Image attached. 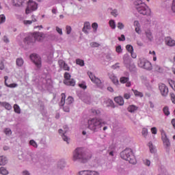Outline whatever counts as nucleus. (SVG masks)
I'll return each mask as SVG.
<instances>
[{
    "mask_svg": "<svg viewBox=\"0 0 175 175\" xmlns=\"http://www.w3.org/2000/svg\"><path fill=\"white\" fill-rule=\"evenodd\" d=\"M91 155L88 156V154L84 152V150L81 148H78L75 149L73 152L72 161L76 162V161H79L83 163H85L88 159H90Z\"/></svg>",
    "mask_w": 175,
    "mask_h": 175,
    "instance_id": "f257e3e1",
    "label": "nucleus"
},
{
    "mask_svg": "<svg viewBox=\"0 0 175 175\" xmlns=\"http://www.w3.org/2000/svg\"><path fill=\"white\" fill-rule=\"evenodd\" d=\"M88 128L93 132H98L100 128H102L103 125H106V122H103L102 119H98L96 118H92L88 120Z\"/></svg>",
    "mask_w": 175,
    "mask_h": 175,
    "instance_id": "f03ea898",
    "label": "nucleus"
},
{
    "mask_svg": "<svg viewBox=\"0 0 175 175\" xmlns=\"http://www.w3.org/2000/svg\"><path fill=\"white\" fill-rule=\"evenodd\" d=\"M134 6L137 10L138 13L143 14L144 16H147V14H150L151 12L150 8H148V7L144 3H143L142 0H136L134 2Z\"/></svg>",
    "mask_w": 175,
    "mask_h": 175,
    "instance_id": "7ed1b4c3",
    "label": "nucleus"
},
{
    "mask_svg": "<svg viewBox=\"0 0 175 175\" xmlns=\"http://www.w3.org/2000/svg\"><path fill=\"white\" fill-rule=\"evenodd\" d=\"M120 157L124 161H128L129 163L135 165L136 163V157L133 155V152L132 149L126 148L120 153Z\"/></svg>",
    "mask_w": 175,
    "mask_h": 175,
    "instance_id": "20e7f679",
    "label": "nucleus"
},
{
    "mask_svg": "<svg viewBox=\"0 0 175 175\" xmlns=\"http://www.w3.org/2000/svg\"><path fill=\"white\" fill-rule=\"evenodd\" d=\"M38 10V3L33 0H29L27 2V7L25 10L26 14H29L32 13V12H35V10Z\"/></svg>",
    "mask_w": 175,
    "mask_h": 175,
    "instance_id": "39448f33",
    "label": "nucleus"
},
{
    "mask_svg": "<svg viewBox=\"0 0 175 175\" xmlns=\"http://www.w3.org/2000/svg\"><path fill=\"white\" fill-rule=\"evenodd\" d=\"M30 59H31L35 64L37 68H42V59L40 57L35 53L30 55Z\"/></svg>",
    "mask_w": 175,
    "mask_h": 175,
    "instance_id": "423d86ee",
    "label": "nucleus"
},
{
    "mask_svg": "<svg viewBox=\"0 0 175 175\" xmlns=\"http://www.w3.org/2000/svg\"><path fill=\"white\" fill-rule=\"evenodd\" d=\"M159 89L162 96H167V94H169V88H167L166 85L160 83L159 85Z\"/></svg>",
    "mask_w": 175,
    "mask_h": 175,
    "instance_id": "0eeeda50",
    "label": "nucleus"
},
{
    "mask_svg": "<svg viewBox=\"0 0 175 175\" xmlns=\"http://www.w3.org/2000/svg\"><path fill=\"white\" fill-rule=\"evenodd\" d=\"M89 77L92 81V83H94V84H96V85H100L102 84V81L99 79V78H97L92 74V72H88Z\"/></svg>",
    "mask_w": 175,
    "mask_h": 175,
    "instance_id": "6e6552de",
    "label": "nucleus"
},
{
    "mask_svg": "<svg viewBox=\"0 0 175 175\" xmlns=\"http://www.w3.org/2000/svg\"><path fill=\"white\" fill-rule=\"evenodd\" d=\"M33 38L35 39V42H42L44 38V34L40 32H34L33 33Z\"/></svg>",
    "mask_w": 175,
    "mask_h": 175,
    "instance_id": "1a4fd4ad",
    "label": "nucleus"
},
{
    "mask_svg": "<svg viewBox=\"0 0 175 175\" xmlns=\"http://www.w3.org/2000/svg\"><path fill=\"white\" fill-rule=\"evenodd\" d=\"M78 175H99V172L92 170H82L78 173Z\"/></svg>",
    "mask_w": 175,
    "mask_h": 175,
    "instance_id": "9d476101",
    "label": "nucleus"
},
{
    "mask_svg": "<svg viewBox=\"0 0 175 175\" xmlns=\"http://www.w3.org/2000/svg\"><path fill=\"white\" fill-rule=\"evenodd\" d=\"M161 139L164 146H166L167 147L170 146V141H169V139L167 138V136H166V133H165V131L161 132Z\"/></svg>",
    "mask_w": 175,
    "mask_h": 175,
    "instance_id": "9b49d317",
    "label": "nucleus"
},
{
    "mask_svg": "<svg viewBox=\"0 0 175 175\" xmlns=\"http://www.w3.org/2000/svg\"><path fill=\"white\" fill-rule=\"evenodd\" d=\"M59 65L60 66L61 69H63V70H70V68L69 67V66H68V64H66V63L65 62V61L61 59L59 60Z\"/></svg>",
    "mask_w": 175,
    "mask_h": 175,
    "instance_id": "f8f14e48",
    "label": "nucleus"
},
{
    "mask_svg": "<svg viewBox=\"0 0 175 175\" xmlns=\"http://www.w3.org/2000/svg\"><path fill=\"white\" fill-rule=\"evenodd\" d=\"M25 43L29 44V43H35V38H33V33H31L28 37L25 38L24 40Z\"/></svg>",
    "mask_w": 175,
    "mask_h": 175,
    "instance_id": "ddd939ff",
    "label": "nucleus"
},
{
    "mask_svg": "<svg viewBox=\"0 0 175 175\" xmlns=\"http://www.w3.org/2000/svg\"><path fill=\"white\" fill-rule=\"evenodd\" d=\"M109 79L115 85H118L120 84L118 79L116 75H114V74L109 75Z\"/></svg>",
    "mask_w": 175,
    "mask_h": 175,
    "instance_id": "4468645a",
    "label": "nucleus"
},
{
    "mask_svg": "<svg viewBox=\"0 0 175 175\" xmlns=\"http://www.w3.org/2000/svg\"><path fill=\"white\" fill-rule=\"evenodd\" d=\"M165 44L170 47H173V46H175V40L172 39L170 37H167L165 38Z\"/></svg>",
    "mask_w": 175,
    "mask_h": 175,
    "instance_id": "2eb2a0df",
    "label": "nucleus"
},
{
    "mask_svg": "<svg viewBox=\"0 0 175 175\" xmlns=\"http://www.w3.org/2000/svg\"><path fill=\"white\" fill-rule=\"evenodd\" d=\"M9 79V77L5 76L4 77V80H5V85L6 87H8V88H16V87L18 86L17 83H11V84H8V79Z\"/></svg>",
    "mask_w": 175,
    "mask_h": 175,
    "instance_id": "dca6fc26",
    "label": "nucleus"
},
{
    "mask_svg": "<svg viewBox=\"0 0 175 175\" xmlns=\"http://www.w3.org/2000/svg\"><path fill=\"white\" fill-rule=\"evenodd\" d=\"M114 100L119 106H124V98L122 96L115 97Z\"/></svg>",
    "mask_w": 175,
    "mask_h": 175,
    "instance_id": "f3484780",
    "label": "nucleus"
},
{
    "mask_svg": "<svg viewBox=\"0 0 175 175\" xmlns=\"http://www.w3.org/2000/svg\"><path fill=\"white\" fill-rule=\"evenodd\" d=\"M88 29H91V24H90V22H86L84 23V26L82 31L85 33H88Z\"/></svg>",
    "mask_w": 175,
    "mask_h": 175,
    "instance_id": "a211bd4d",
    "label": "nucleus"
},
{
    "mask_svg": "<svg viewBox=\"0 0 175 175\" xmlns=\"http://www.w3.org/2000/svg\"><path fill=\"white\" fill-rule=\"evenodd\" d=\"M1 106L5 107L6 110H12V105L9 103L6 102H0Z\"/></svg>",
    "mask_w": 175,
    "mask_h": 175,
    "instance_id": "6ab92c4d",
    "label": "nucleus"
},
{
    "mask_svg": "<svg viewBox=\"0 0 175 175\" xmlns=\"http://www.w3.org/2000/svg\"><path fill=\"white\" fill-rule=\"evenodd\" d=\"M64 83L66 84V85H71V87H75L76 85V81H74V79L71 80H64Z\"/></svg>",
    "mask_w": 175,
    "mask_h": 175,
    "instance_id": "aec40b11",
    "label": "nucleus"
},
{
    "mask_svg": "<svg viewBox=\"0 0 175 175\" xmlns=\"http://www.w3.org/2000/svg\"><path fill=\"white\" fill-rule=\"evenodd\" d=\"M24 0H13V5L16 7L23 6Z\"/></svg>",
    "mask_w": 175,
    "mask_h": 175,
    "instance_id": "412c9836",
    "label": "nucleus"
},
{
    "mask_svg": "<svg viewBox=\"0 0 175 175\" xmlns=\"http://www.w3.org/2000/svg\"><path fill=\"white\" fill-rule=\"evenodd\" d=\"M143 68L146 69V70H151V69H152V64H151L150 62L146 60Z\"/></svg>",
    "mask_w": 175,
    "mask_h": 175,
    "instance_id": "4be33fe9",
    "label": "nucleus"
},
{
    "mask_svg": "<svg viewBox=\"0 0 175 175\" xmlns=\"http://www.w3.org/2000/svg\"><path fill=\"white\" fill-rule=\"evenodd\" d=\"M138 107H136V105H129V107L127 108L128 111H129V113H135V111H136V110H137Z\"/></svg>",
    "mask_w": 175,
    "mask_h": 175,
    "instance_id": "5701e85b",
    "label": "nucleus"
},
{
    "mask_svg": "<svg viewBox=\"0 0 175 175\" xmlns=\"http://www.w3.org/2000/svg\"><path fill=\"white\" fill-rule=\"evenodd\" d=\"M6 163H8V159H6V157L3 156L0 157V166L6 165Z\"/></svg>",
    "mask_w": 175,
    "mask_h": 175,
    "instance_id": "b1692460",
    "label": "nucleus"
},
{
    "mask_svg": "<svg viewBox=\"0 0 175 175\" xmlns=\"http://www.w3.org/2000/svg\"><path fill=\"white\" fill-rule=\"evenodd\" d=\"M90 113L92 116H99L100 114V111L99 109H90Z\"/></svg>",
    "mask_w": 175,
    "mask_h": 175,
    "instance_id": "393cba45",
    "label": "nucleus"
},
{
    "mask_svg": "<svg viewBox=\"0 0 175 175\" xmlns=\"http://www.w3.org/2000/svg\"><path fill=\"white\" fill-rule=\"evenodd\" d=\"M120 81L121 84H125L126 83H128V81H129V77H122L120 79Z\"/></svg>",
    "mask_w": 175,
    "mask_h": 175,
    "instance_id": "a878e982",
    "label": "nucleus"
},
{
    "mask_svg": "<svg viewBox=\"0 0 175 175\" xmlns=\"http://www.w3.org/2000/svg\"><path fill=\"white\" fill-rule=\"evenodd\" d=\"M14 111H15L17 114H20L21 113V109H20V106H18V105H14Z\"/></svg>",
    "mask_w": 175,
    "mask_h": 175,
    "instance_id": "bb28decb",
    "label": "nucleus"
},
{
    "mask_svg": "<svg viewBox=\"0 0 175 175\" xmlns=\"http://www.w3.org/2000/svg\"><path fill=\"white\" fill-rule=\"evenodd\" d=\"M66 98V96L65 95V93H62V98H61V101L59 103V106H64V105H65V99Z\"/></svg>",
    "mask_w": 175,
    "mask_h": 175,
    "instance_id": "cd10ccee",
    "label": "nucleus"
},
{
    "mask_svg": "<svg viewBox=\"0 0 175 175\" xmlns=\"http://www.w3.org/2000/svg\"><path fill=\"white\" fill-rule=\"evenodd\" d=\"M127 68L129 69L130 72H135V70H136V66L133 63L127 66Z\"/></svg>",
    "mask_w": 175,
    "mask_h": 175,
    "instance_id": "c85d7f7f",
    "label": "nucleus"
},
{
    "mask_svg": "<svg viewBox=\"0 0 175 175\" xmlns=\"http://www.w3.org/2000/svg\"><path fill=\"white\" fill-rule=\"evenodd\" d=\"M147 60L145 59H140L139 62H138V66L139 68H144V65L146 64Z\"/></svg>",
    "mask_w": 175,
    "mask_h": 175,
    "instance_id": "c756f323",
    "label": "nucleus"
},
{
    "mask_svg": "<svg viewBox=\"0 0 175 175\" xmlns=\"http://www.w3.org/2000/svg\"><path fill=\"white\" fill-rule=\"evenodd\" d=\"M0 174H3V175L9 174V171H8V170H6L5 167H1L0 168Z\"/></svg>",
    "mask_w": 175,
    "mask_h": 175,
    "instance_id": "7c9ffc66",
    "label": "nucleus"
},
{
    "mask_svg": "<svg viewBox=\"0 0 175 175\" xmlns=\"http://www.w3.org/2000/svg\"><path fill=\"white\" fill-rule=\"evenodd\" d=\"M148 146L150 148V151L152 154H154L155 152V148H154V145H152V142H149L148 144Z\"/></svg>",
    "mask_w": 175,
    "mask_h": 175,
    "instance_id": "2f4dec72",
    "label": "nucleus"
},
{
    "mask_svg": "<svg viewBox=\"0 0 175 175\" xmlns=\"http://www.w3.org/2000/svg\"><path fill=\"white\" fill-rule=\"evenodd\" d=\"M16 65L18 66H23V65H24V60L23 58L16 59Z\"/></svg>",
    "mask_w": 175,
    "mask_h": 175,
    "instance_id": "473e14b6",
    "label": "nucleus"
},
{
    "mask_svg": "<svg viewBox=\"0 0 175 175\" xmlns=\"http://www.w3.org/2000/svg\"><path fill=\"white\" fill-rule=\"evenodd\" d=\"M111 150H109V155L110 157H114V152H116V147L109 148Z\"/></svg>",
    "mask_w": 175,
    "mask_h": 175,
    "instance_id": "72a5a7b5",
    "label": "nucleus"
},
{
    "mask_svg": "<svg viewBox=\"0 0 175 175\" xmlns=\"http://www.w3.org/2000/svg\"><path fill=\"white\" fill-rule=\"evenodd\" d=\"M76 64L77 65H79V66H84V60L81 59H77Z\"/></svg>",
    "mask_w": 175,
    "mask_h": 175,
    "instance_id": "f704fd0d",
    "label": "nucleus"
},
{
    "mask_svg": "<svg viewBox=\"0 0 175 175\" xmlns=\"http://www.w3.org/2000/svg\"><path fill=\"white\" fill-rule=\"evenodd\" d=\"M146 35L149 40H152V33H151L150 30L146 31Z\"/></svg>",
    "mask_w": 175,
    "mask_h": 175,
    "instance_id": "c9c22d12",
    "label": "nucleus"
},
{
    "mask_svg": "<svg viewBox=\"0 0 175 175\" xmlns=\"http://www.w3.org/2000/svg\"><path fill=\"white\" fill-rule=\"evenodd\" d=\"M154 69L157 72H159V73H162V72H163V68L159 65H156Z\"/></svg>",
    "mask_w": 175,
    "mask_h": 175,
    "instance_id": "e433bc0d",
    "label": "nucleus"
},
{
    "mask_svg": "<svg viewBox=\"0 0 175 175\" xmlns=\"http://www.w3.org/2000/svg\"><path fill=\"white\" fill-rule=\"evenodd\" d=\"M72 103H73V98L72 96L68 97V98L66 100V104L72 105Z\"/></svg>",
    "mask_w": 175,
    "mask_h": 175,
    "instance_id": "4c0bfd02",
    "label": "nucleus"
},
{
    "mask_svg": "<svg viewBox=\"0 0 175 175\" xmlns=\"http://www.w3.org/2000/svg\"><path fill=\"white\" fill-rule=\"evenodd\" d=\"M126 49L127 50V51L129 53H133V46L132 45H131V44H127L126 46Z\"/></svg>",
    "mask_w": 175,
    "mask_h": 175,
    "instance_id": "58836bf2",
    "label": "nucleus"
},
{
    "mask_svg": "<svg viewBox=\"0 0 175 175\" xmlns=\"http://www.w3.org/2000/svg\"><path fill=\"white\" fill-rule=\"evenodd\" d=\"M163 111L165 116H169L170 114V111H169V107H165L163 109Z\"/></svg>",
    "mask_w": 175,
    "mask_h": 175,
    "instance_id": "ea45409f",
    "label": "nucleus"
},
{
    "mask_svg": "<svg viewBox=\"0 0 175 175\" xmlns=\"http://www.w3.org/2000/svg\"><path fill=\"white\" fill-rule=\"evenodd\" d=\"M23 23L25 25H29L32 23H36V18H34V20H31V21H24Z\"/></svg>",
    "mask_w": 175,
    "mask_h": 175,
    "instance_id": "a19ab883",
    "label": "nucleus"
},
{
    "mask_svg": "<svg viewBox=\"0 0 175 175\" xmlns=\"http://www.w3.org/2000/svg\"><path fill=\"white\" fill-rule=\"evenodd\" d=\"M134 94L135 95V96H140V98H143V93L137 91V90H133Z\"/></svg>",
    "mask_w": 175,
    "mask_h": 175,
    "instance_id": "79ce46f5",
    "label": "nucleus"
},
{
    "mask_svg": "<svg viewBox=\"0 0 175 175\" xmlns=\"http://www.w3.org/2000/svg\"><path fill=\"white\" fill-rule=\"evenodd\" d=\"M4 133L6 136H10L12 135V130L10 129H4Z\"/></svg>",
    "mask_w": 175,
    "mask_h": 175,
    "instance_id": "37998d69",
    "label": "nucleus"
},
{
    "mask_svg": "<svg viewBox=\"0 0 175 175\" xmlns=\"http://www.w3.org/2000/svg\"><path fill=\"white\" fill-rule=\"evenodd\" d=\"M109 25L111 28H112V29H116V23L114 22V21L113 20L109 21Z\"/></svg>",
    "mask_w": 175,
    "mask_h": 175,
    "instance_id": "c03bdc74",
    "label": "nucleus"
},
{
    "mask_svg": "<svg viewBox=\"0 0 175 175\" xmlns=\"http://www.w3.org/2000/svg\"><path fill=\"white\" fill-rule=\"evenodd\" d=\"M169 84L170 87L175 91V82L173 80L169 81Z\"/></svg>",
    "mask_w": 175,
    "mask_h": 175,
    "instance_id": "a18cd8bd",
    "label": "nucleus"
},
{
    "mask_svg": "<svg viewBox=\"0 0 175 175\" xmlns=\"http://www.w3.org/2000/svg\"><path fill=\"white\" fill-rule=\"evenodd\" d=\"M5 21H6V17L5 16V15H0V24H2V23H5Z\"/></svg>",
    "mask_w": 175,
    "mask_h": 175,
    "instance_id": "49530a36",
    "label": "nucleus"
},
{
    "mask_svg": "<svg viewBox=\"0 0 175 175\" xmlns=\"http://www.w3.org/2000/svg\"><path fill=\"white\" fill-rule=\"evenodd\" d=\"M142 135L144 137H146V136H147V135H148V129L144 128L142 129Z\"/></svg>",
    "mask_w": 175,
    "mask_h": 175,
    "instance_id": "de8ad7c7",
    "label": "nucleus"
},
{
    "mask_svg": "<svg viewBox=\"0 0 175 175\" xmlns=\"http://www.w3.org/2000/svg\"><path fill=\"white\" fill-rule=\"evenodd\" d=\"M70 77H71V76H70V74L69 72H65L64 73V79H65V80L69 81V80H70Z\"/></svg>",
    "mask_w": 175,
    "mask_h": 175,
    "instance_id": "09e8293b",
    "label": "nucleus"
},
{
    "mask_svg": "<svg viewBox=\"0 0 175 175\" xmlns=\"http://www.w3.org/2000/svg\"><path fill=\"white\" fill-rule=\"evenodd\" d=\"M79 87H80V88H82L83 90L87 89V85H85V82H82L81 83H79Z\"/></svg>",
    "mask_w": 175,
    "mask_h": 175,
    "instance_id": "8fccbe9b",
    "label": "nucleus"
},
{
    "mask_svg": "<svg viewBox=\"0 0 175 175\" xmlns=\"http://www.w3.org/2000/svg\"><path fill=\"white\" fill-rule=\"evenodd\" d=\"M29 144H30L31 146H33V147H35V148H38V144H36V142H34L33 140H30Z\"/></svg>",
    "mask_w": 175,
    "mask_h": 175,
    "instance_id": "3c124183",
    "label": "nucleus"
},
{
    "mask_svg": "<svg viewBox=\"0 0 175 175\" xmlns=\"http://www.w3.org/2000/svg\"><path fill=\"white\" fill-rule=\"evenodd\" d=\"M66 29L67 35H70V32H72V27L70 26H66Z\"/></svg>",
    "mask_w": 175,
    "mask_h": 175,
    "instance_id": "603ef678",
    "label": "nucleus"
},
{
    "mask_svg": "<svg viewBox=\"0 0 175 175\" xmlns=\"http://www.w3.org/2000/svg\"><path fill=\"white\" fill-rule=\"evenodd\" d=\"M149 54H152L153 55V61H157V54L155 53V51H153L152 52L151 51H149Z\"/></svg>",
    "mask_w": 175,
    "mask_h": 175,
    "instance_id": "864d4df0",
    "label": "nucleus"
},
{
    "mask_svg": "<svg viewBox=\"0 0 175 175\" xmlns=\"http://www.w3.org/2000/svg\"><path fill=\"white\" fill-rule=\"evenodd\" d=\"M62 139L64 142H66V143H68V144H69V138H68V137H66V135H65V134L62 135Z\"/></svg>",
    "mask_w": 175,
    "mask_h": 175,
    "instance_id": "5fc2aeb1",
    "label": "nucleus"
},
{
    "mask_svg": "<svg viewBox=\"0 0 175 175\" xmlns=\"http://www.w3.org/2000/svg\"><path fill=\"white\" fill-rule=\"evenodd\" d=\"M170 98H171V100H172V103H174L175 105V94L173 93H171Z\"/></svg>",
    "mask_w": 175,
    "mask_h": 175,
    "instance_id": "6e6d98bb",
    "label": "nucleus"
},
{
    "mask_svg": "<svg viewBox=\"0 0 175 175\" xmlns=\"http://www.w3.org/2000/svg\"><path fill=\"white\" fill-rule=\"evenodd\" d=\"M112 69H120V63H116L114 65L111 66Z\"/></svg>",
    "mask_w": 175,
    "mask_h": 175,
    "instance_id": "4d7b16f0",
    "label": "nucleus"
},
{
    "mask_svg": "<svg viewBox=\"0 0 175 175\" xmlns=\"http://www.w3.org/2000/svg\"><path fill=\"white\" fill-rule=\"evenodd\" d=\"M65 167V162L64 161H61L60 163H58V167L59 169H62V167Z\"/></svg>",
    "mask_w": 175,
    "mask_h": 175,
    "instance_id": "13d9d810",
    "label": "nucleus"
},
{
    "mask_svg": "<svg viewBox=\"0 0 175 175\" xmlns=\"http://www.w3.org/2000/svg\"><path fill=\"white\" fill-rule=\"evenodd\" d=\"M144 163L146 166H150L151 165V161H150V160H148V159H145V160H144Z\"/></svg>",
    "mask_w": 175,
    "mask_h": 175,
    "instance_id": "bf43d9fd",
    "label": "nucleus"
},
{
    "mask_svg": "<svg viewBox=\"0 0 175 175\" xmlns=\"http://www.w3.org/2000/svg\"><path fill=\"white\" fill-rule=\"evenodd\" d=\"M116 53H122V49L121 48V45H119L116 47Z\"/></svg>",
    "mask_w": 175,
    "mask_h": 175,
    "instance_id": "052dcab7",
    "label": "nucleus"
},
{
    "mask_svg": "<svg viewBox=\"0 0 175 175\" xmlns=\"http://www.w3.org/2000/svg\"><path fill=\"white\" fill-rule=\"evenodd\" d=\"M151 132L153 135H157L158 130L157 129V127H152L151 129Z\"/></svg>",
    "mask_w": 175,
    "mask_h": 175,
    "instance_id": "680f3d73",
    "label": "nucleus"
},
{
    "mask_svg": "<svg viewBox=\"0 0 175 175\" xmlns=\"http://www.w3.org/2000/svg\"><path fill=\"white\" fill-rule=\"evenodd\" d=\"M111 14L114 17H116V16L118 15V12L116 11V10H113L111 12Z\"/></svg>",
    "mask_w": 175,
    "mask_h": 175,
    "instance_id": "e2e57ef3",
    "label": "nucleus"
},
{
    "mask_svg": "<svg viewBox=\"0 0 175 175\" xmlns=\"http://www.w3.org/2000/svg\"><path fill=\"white\" fill-rule=\"evenodd\" d=\"M118 28L119 29H124V24H122V23H121V22H119L118 23Z\"/></svg>",
    "mask_w": 175,
    "mask_h": 175,
    "instance_id": "0e129e2a",
    "label": "nucleus"
},
{
    "mask_svg": "<svg viewBox=\"0 0 175 175\" xmlns=\"http://www.w3.org/2000/svg\"><path fill=\"white\" fill-rule=\"evenodd\" d=\"M56 31L60 35H63L62 29L59 28V27H56Z\"/></svg>",
    "mask_w": 175,
    "mask_h": 175,
    "instance_id": "69168bd1",
    "label": "nucleus"
},
{
    "mask_svg": "<svg viewBox=\"0 0 175 175\" xmlns=\"http://www.w3.org/2000/svg\"><path fill=\"white\" fill-rule=\"evenodd\" d=\"M134 27L135 28L140 27V23L137 21H134Z\"/></svg>",
    "mask_w": 175,
    "mask_h": 175,
    "instance_id": "338daca9",
    "label": "nucleus"
},
{
    "mask_svg": "<svg viewBox=\"0 0 175 175\" xmlns=\"http://www.w3.org/2000/svg\"><path fill=\"white\" fill-rule=\"evenodd\" d=\"M172 10L175 13V0H173L172 1Z\"/></svg>",
    "mask_w": 175,
    "mask_h": 175,
    "instance_id": "774afa93",
    "label": "nucleus"
}]
</instances>
